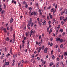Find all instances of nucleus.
Returning <instances> with one entry per match:
<instances>
[{"label": "nucleus", "mask_w": 67, "mask_h": 67, "mask_svg": "<svg viewBox=\"0 0 67 67\" xmlns=\"http://www.w3.org/2000/svg\"><path fill=\"white\" fill-rule=\"evenodd\" d=\"M47 31L48 32H49V27H48L47 28Z\"/></svg>", "instance_id": "nucleus-36"}, {"label": "nucleus", "mask_w": 67, "mask_h": 67, "mask_svg": "<svg viewBox=\"0 0 67 67\" xmlns=\"http://www.w3.org/2000/svg\"><path fill=\"white\" fill-rule=\"evenodd\" d=\"M3 30H4V32L5 33H7V30H6V28H4L3 29Z\"/></svg>", "instance_id": "nucleus-14"}, {"label": "nucleus", "mask_w": 67, "mask_h": 67, "mask_svg": "<svg viewBox=\"0 0 67 67\" xmlns=\"http://www.w3.org/2000/svg\"><path fill=\"white\" fill-rule=\"evenodd\" d=\"M36 44H37V45L38 44V43L37 42V41H36Z\"/></svg>", "instance_id": "nucleus-45"}, {"label": "nucleus", "mask_w": 67, "mask_h": 67, "mask_svg": "<svg viewBox=\"0 0 67 67\" xmlns=\"http://www.w3.org/2000/svg\"><path fill=\"white\" fill-rule=\"evenodd\" d=\"M38 12H41V9H39Z\"/></svg>", "instance_id": "nucleus-62"}, {"label": "nucleus", "mask_w": 67, "mask_h": 67, "mask_svg": "<svg viewBox=\"0 0 67 67\" xmlns=\"http://www.w3.org/2000/svg\"><path fill=\"white\" fill-rule=\"evenodd\" d=\"M63 19V17H60V20H62Z\"/></svg>", "instance_id": "nucleus-38"}, {"label": "nucleus", "mask_w": 67, "mask_h": 67, "mask_svg": "<svg viewBox=\"0 0 67 67\" xmlns=\"http://www.w3.org/2000/svg\"><path fill=\"white\" fill-rule=\"evenodd\" d=\"M60 32H61V33H62V32H63V29H60Z\"/></svg>", "instance_id": "nucleus-17"}, {"label": "nucleus", "mask_w": 67, "mask_h": 67, "mask_svg": "<svg viewBox=\"0 0 67 67\" xmlns=\"http://www.w3.org/2000/svg\"><path fill=\"white\" fill-rule=\"evenodd\" d=\"M50 31L51 32H52V29H51Z\"/></svg>", "instance_id": "nucleus-58"}, {"label": "nucleus", "mask_w": 67, "mask_h": 67, "mask_svg": "<svg viewBox=\"0 0 67 67\" xmlns=\"http://www.w3.org/2000/svg\"><path fill=\"white\" fill-rule=\"evenodd\" d=\"M60 47L61 48H63V44H62L60 46Z\"/></svg>", "instance_id": "nucleus-29"}, {"label": "nucleus", "mask_w": 67, "mask_h": 67, "mask_svg": "<svg viewBox=\"0 0 67 67\" xmlns=\"http://www.w3.org/2000/svg\"><path fill=\"white\" fill-rule=\"evenodd\" d=\"M28 62H29L28 61H25L24 63H28Z\"/></svg>", "instance_id": "nucleus-39"}, {"label": "nucleus", "mask_w": 67, "mask_h": 67, "mask_svg": "<svg viewBox=\"0 0 67 67\" xmlns=\"http://www.w3.org/2000/svg\"><path fill=\"white\" fill-rule=\"evenodd\" d=\"M50 46H53V43H52L50 44Z\"/></svg>", "instance_id": "nucleus-46"}, {"label": "nucleus", "mask_w": 67, "mask_h": 67, "mask_svg": "<svg viewBox=\"0 0 67 67\" xmlns=\"http://www.w3.org/2000/svg\"><path fill=\"white\" fill-rule=\"evenodd\" d=\"M24 40H26V37H25V36L24 37Z\"/></svg>", "instance_id": "nucleus-57"}, {"label": "nucleus", "mask_w": 67, "mask_h": 67, "mask_svg": "<svg viewBox=\"0 0 67 67\" xmlns=\"http://www.w3.org/2000/svg\"><path fill=\"white\" fill-rule=\"evenodd\" d=\"M7 30H10V28L9 27H7Z\"/></svg>", "instance_id": "nucleus-41"}, {"label": "nucleus", "mask_w": 67, "mask_h": 67, "mask_svg": "<svg viewBox=\"0 0 67 67\" xmlns=\"http://www.w3.org/2000/svg\"><path fill=\"white\" fill-rule=\"evenodd\" d=\"M48 50V48H45L44 50V53H47V51Z\"/></svg>", "instance_id": "nucleus-1"}, {"label": "nucleus", "mask_w": 67, "mask_h": 67, "mask_svg": "<svg viewBox=\"0 0 67 67\" xmlns=\"http://www.w3.org/2000/svg\"><path fill=\"white\" fill-rule=\"evenodd\" d=\"M47 19L48 20H49V16H47Z\"/></svg>", "instance_id": "nucleus-31"}, {"label": "nucleus", "mask_w": 67, "mask_h": 67, "mask_svg": "<svg viewBox=\"0 0 67 67\" xmlns=\"http://www.w3.org/2000/svg\"><path fill=\"white\" fill-rule=\"evenodd\" d=\"M37 60H39L40 59V57H38L37 58Z\"/></svg>", "instance_id": "nucleus-21"}, {"label": "nucleus", "mask_w": 67, "mask_h": 67, "mask_svg": "<svg viewBox=\"0 0 67 67\" xmlns=\"http://www.w3.org/2000/svg\"><path fill=\"white\" fill-rule=\"evenodd\" d=\"M60 38H56V41L57 42H58V41H60Z\"/></svg>", "instance_id": "nucleus-8"}, {"label": "nucleus", "mask_w": 67, "mask_h": 67, "mask_svg": "<svg viewBox=\"0 0 67 67\" xmlns=\"http://www.w3.org/2000/svg\"><path fill=\"white\" fill-rule=\"evenodd\" d=\"M25 35L26 36V37L28 36H29V34L27 33V32H26L25 33Z\"/></svg>", "instance_id": "nucleus-12"}, {"label": "nucleus", "mask_w": 67, "mask_h": 67, "mask_svg": "<svg viewBox=\"0 0 67 67\" xmlns=\"http://www.w3.org/2000/svg\"><path fill=\"white\" fill-rule=\"evenodd\" d=\"M62 66H63V67H65V64H63V65Z\"/></svg>", "instance_id": "nucleus-63"}, {"label": "nucleus", "mask_w": 67, "mask_h": 67, "mask_svg": "<svg viewBox=\"0 0 67 67\" xmlns=\"http://www.w3.org/2000/svg\"><path fill=\"white\" fill-rule=\"evenodd\" d=\"M39 39H41V35H40L39 36Z\"/></svg>", "instance_id": "nucleus-54"}, {"label": "nucleus", "mask_w": 67, "mask_h": 67, "mask_svg": "<svg viewBox=\"0 0 67 67\" xmlns=\"http://www.w3.org/2000/svg\"><path fill=\"white\" fill-rule=\"evenodd\" d=\"M12 22H13V19L12 18H11V19H10V23H11Z\"/></svg>", "instance_id": "nucleus-6"}, {"label": "nucleus", "mask_w": 67, "mask_h": 67, "mask_svg": "<svg viewBox=\"0 0 67 67\" xmlns=\"http://www.w3.org/2000/svg\"><path fill=\"white\" fill-rule=\"evenodd\" d=\"M63 59V55H62L61 56V59Z\"/></svg>", "instance_id": "nucleus-35"}, {"label": "nucleus", "mask_w": 67, "mask_h": 67, "mask_svg": "<svg viewBox=\"0 0 67 67\" xmlns=\"http://www.w3.org/2000/svg\"><path fill=\"white\" fill-rule=\"evenodd\" d=\"M9 62H5V65H9Z\"/></svg>", "instance_id": "nucleus-9"}, {"label": "nucleus", "mask_w": 67, "mask_h": 67, "mask_svg": "<svg viewBox=\"0 0 67 67\" xmlns=\"http://www.w3.org/2000/svg\"><path fill=\"white\" fill-rule=\"evenodd\" d=\"M58 47V45H57L55 46V48H57Z\"/></svg>", "instance_id": "nucleus-64"}, {"label": "nucleus", "mask_w": 67, "mask_h": 67, "mask_svg": "<svg viewBox=\"0 0 67 67\" xmlns=\"http://www.w3.org/2000/svg\"><path fill=\"white\" fill-rule=\"evenodd\" d=\"M61 23H62V25H63V24H64V22L63 21H62Z\"/></svg>", "instance_id": "nucleus-50"}, {"label": "nucleus", "mask_w": 67, "mask_h": 67, "mask_svg": "<svg viewBox=\"0 0 67 67\" xmlns=\"http://www.w3.org/2000/svg\"><path fill=\"white\" fill-rule=\"evenodd\" d=\"M41 62L42 63H43L44 62V61H43V59H41Z\"/></svg>", "instance_id": "nucleus-34"}, {"label": "nucleus", "mask_w": 67, "mask_h": 67, "mask_svg": "<svg viewBox=\"0 0 67 67\" xmlns=\"http://www.w3.org/2000/svg\"><path fill=\"white\" fill-rule=\"evenodd\" d=\"M60 42H61V43L63 42V40L62 39H60Z\"/></svg>", "instance_id": "nucleus-26"}, {"label": "nucleus", "mask_w": 67, "mask_h": 67, "mask_svg": "<svg viewBox=\"0 0 67 67\" xmlns=\"http://www.w3.org/2000/svg\"><path fill=\"white\" fill-rule=\"evenodd\" d=\"M65 10H66V9H64V10L63 12V13H65Z\"/></svg>", "instance_id": "nucleus-55"}, {"label": "nucleus", "mask_w": 67, "mask_h": 67, "mask_svg": "<svg viewBox=\"0 0 67 67\" xmlns=\"http://www.w3.org/2000/svg\"><path fill=\"white\" fill-rule=\"evenodd\" d=\"M42 49V47H40L39 48V50H40V51H41Z\"/></svg>", "instance_id": "nucleus-33"}, {"label": "nucleus", "mask_w": 67, "mask_h": 67, "mask_svg": "<svg viewBox=\"0 0 67 67\" xmlns=\"http://www.w3.org/2000/svg\"><path fill=\"white\" fill-rule=\"evenodd\" d=\"M63 20H64V21L65 22H66V21L67 20V19H63Z\"/></svg>", "instance_id": "nucleus-28"}, {"label": "nucleus", "mask_w": 67, "mask_h": 67, "mask_svg": "<svg viewBox=\"0 0 67 67\" xmlns=\"http://www.w3.org/2000/svg\"><path fill=\"white\" fill-rule=\"evenodd\" d=\"M50 16L51 19H52V18H53V16L51 15L50 16Z\"/></svg>", "instance_id": "nucleus-30"}, {"label": "nucleus", "mask_w": 67, "mask_h": 67, "mask_svg": "<svg viewBox=\"0 0 67 67\" xmlns=\"http://www.w3.org/2000/svg\"><path fill=\"white\" fill-rule=\"evenodd\" d=\"M31 15H36V13L35 12H32L31 13Z\"/></svg>", "instance_id": "nucleus-4"}, {"label": "nucleus", "mask_w": 67, "mask_h": 67, "mask_svg": "<svg viewBox=\"0 0 67 67\" xmlns=\"http://www.w3.org/2000/svg\"><path fill=\"white\" fill-rule=\"evenodd\" d=\"M37 26V25H36V24H35L34 25V27H35V28Z\"/></svg>", "instance_id": "nucleus-27"}, {"label": "nucleus", "mask_w": 67, "mask_h": 67, "mask_svg": "<svg viewBox=\"0 0 67 67\" xmlns=\"http://www.w3.org/2000/svg\"><path fill=\"white\" fill-rule=\"evenodd\" d=\"M3 58V56H1V59H2Z\"/></svg>", "instance_id": "nucleus-52"}, {"label": "nucleus", "mask_w": 67, "mask_h": 67, "mask_svg": "<svg viewBox=\"0 0 67 67\" xmlns=\"http://www.w3.org/2000/svg\"><path fill=\"white\" fill-rule=\"evenodd\" d=\"M42 40H41V42H39L38 45L39 46H40V45H41V44H42Z\"/></svg>", "instance_id": "nucleus-11"}, {"label": "nucleus", "mask_w": 67, "mask_h": 67, "mask_svg": "<svg viewBox=\"0 0 67 67\" xmlns=\"http://www.w3.org/2000/svg\"><path fill=\"white\" fill-rule=\"evenodd\" d=\"M9 37H7L5 39V40L7 41H9Z\"/></svg>", "instance_id": "nucleus-10"}, {"label": "nucleus", "mask_w": 67, "mask_h": 67, "mask_svg": "<svg viewBox=\"0 0 67 67\" xmlns=\"http://www.w3.org/2000/svg\"><path fill=\"white\" fill-rule=\"evenodd\" d=\"M51 11L52 12H53V13H55L56 12V9L54 8H52L51 9Z\"/></svg>", "instance_id": "nucleus-2"}, {"label": "nucleus", "mask_w": 67, "mask_h": 67, "mask_svg": "<svg viewBox=\"0 0 67 67\" xmlns=\"http://www.w3.org/2000/svg\"><path fill=\"white\" fill-rule=\"evenodd\" d=\"M4 9H5V8H6V6L5 5V4H4Z\"/></svg>", "instance_id": "nucleus-20"}, {"label": "nucleus", "mask_w": 67, "mask_h": 67, "mask_svg": "<svg viewBox=\"0 0 67 67\" xmlns=\"http://www.w3.org/2000/svg\"><path fill=\"white\" fill-rule=\"evenodd\" d=\"M57 59L58 61H59V58H57Z\"/></svg>", "instance_id": "nucleus-47"}, {"label": "nucleus", "mask_w": 67, "mask_h": 67, "mask_svg": "<svg viewBox=\"0 0 67 67\" xmlns=\"http://www.w3.org/2000/svg\"><path fill=\"white\" fill-rule=\"evenodd\" d=\"M50 40L51 41H53V38L52 37H51V38Z\"/></svg>", "instance_id": "nucleus-32"}, {"label": "nucleus", "mask_w": 67, "mask_h": 67, "mask_svg": "<svg viewBox=\"0 0 67 67\" xmlns=\"http://www.w3.org/2000/svg\"><path fill=\"white\" fill-rule=\"evenodd\" d=\"M20 63H18V67H20Z\"/></svg>", "instance_id": "nucleus-49"}, {"label": "nucleus", "mask_w": 67, "mask_h": 67, "mask_svg": "<svg viewBox=\"0 0 67 67\" xmlns=\"http://www.w3.org/2000/svg\"><path fill=\"white\" fill-rule=\"evenodd\" d=\"M64 55L65 56H67V52H65L64 53Z\"/></svg>", "instance_id": "nucleus-18"}, {"label": "nucleus", "mask_w": 67, "mask_h": 67, "mask_svg": "<svg viewBox=\"0 0 67 67\" xmlns=\"http://www.w3.org/2000/svg\"><path fill=\"white\" fill-rule=\"evenodd\" d=\"M44 45H43V46H42V49H44Z\"/></svg>", "instance_id": "nucleus-44"}, {"label": "nucleus", "mask_w": 67, "mask_h": 67, "mask_svg": "<svg viewBox=\"0 0 67 67\" xmlns=\"http://www.w3.org/2000/svg\"><path fill=\"white\" fill-rule=\"evenodd\" d=\"M58 29H57V31H56V32H58Z\"/></svg>", "instance_id": "nucleus-61"}, {"label": "nucleus", "mask_w": 67, "mask_h": 67, "mask_svg": "<svg viewBox=\"0 0 67 67\" xmlns=\"http://www.w3.org/2000/svg\"><path fill=\"white\" fill-rule=\"evenodd\" d=\"M22 47L23 48L24 47V44H25V41L24 40H23L22 41Z\"/></svg>", "instance_id": "nucleus-3"}, {"label": "nucleus", "mask_w": 67, "mask_h": 67, "mask_svg": "<svg viewBox=\"0 0 67 67\" xmlns=\"http://www.w3.org/2000/svg\"><path fill=\"white\" fill-rule=\"evenodd\" d=\"M10 31H12L13 30V27H12V26H10Z\"/></svg>", "instance_id": "nucleus-7"}, {"label": "nucleus", "mask_w": 67, "mask_h": 67, "mask_svg": "<svg viewBox=\"0 0 67 67\" xmlns=\"http://www.w3.org/2000/svg\"><path fill=\"white\" fill-rule=\"evenodd\" d=\"M3 12H4V11H3V10L1 12V13H2V14H3Z\"/></svg>", "instance_id": "nucleus-60"}, {"label": "nucleus", "mask_w": 67, "mask_h": 67, "mask_svg": "<svg viewBox=\"0 0 67 67\" xmlns=\"http://www.w3.org/2000/svg\"><path fill=\"white\" fill-rule=\"evenodd\" d=\"M57 4H56L55 6V8L56 9H57Z\"/></svg>", "instance_id": "nucleus-48"}, {"label": "nucleus", "mask_w": 67, "mask_h": 67, "mask_svg": "<svg viewBox=\"0 0 67 67\" xmlns=\"http://www.w3.org/2000/svg\"><path fill=\"white\" fill-rule=\"evenodd\" d=\"M12 48H10V53H12Z\"/></svg>", "instance_id": "nucleus-59"}, {"label": "nucleus", "mask_w": 67, "mask_h": 67, "mask_svg": "<svg viewBox=\"0 0 67 67\" xmlns=\"http://www.w3.org/2000/svg\"><path fill=\"white\" fill-rule=\"evenodd\" d=\"M53 63L52 62L49 65L50 66H53Z\"/></svg>", "instance_id": "nucleus-24"}, {"label": "nucleus", "mask_w": 67, "mask_h": 67, "mask_svg": "<svg viewBox=\"0 0 67 67\" xmlns=\"http://www.w3.org/2000/svg\"><path fill=\"white\" fill-rule=\"evenodd\" d=\"M32 57H31V58H34L35 56L34 54H32Z\"/></svg>", "instance_id": "nucleus-16"}, {"label": "nucleus", "mask_w": 67, "mask_h": 67, "mask_svg": "<svg viewBox=\"0 0 67 67\" xmlns=\"http://www.w3.org/2000/svg\"><path fill=\"white\" fill-rule=\"evenodd\" d=\"M48 57V55H47V56L46 57V58L47 59Z\"/></svg>", "instance_id": "nucleus-53"}, {"label": "nucleus", "mask_w": 67, "mask_h": 67, "mask_svg": "<svg viewBox=\"0 0 67 67\" xmlns=\"http://www.w3.org/2000/svg\"><path fill=\"white\" fill-rule=\"evenodd\" d=\"M26 6H25V8H27L28 7V5H27V4H25Z\"/></svg>", "instance_id": "nucleus-23"}, {"label": "nucleus", "mask_w": 67, "mask_h": 67, "mask_svg": "<svg viewBox=\"0 0 67 67\" xmlns=\"http://www.w3.org/2000/svg\"><path fill=\"white\" fill-rule=\"evenodd\" d=\"M33 23H32L31 25V27H33Z\"/></svg>", "instance_id": "nucleus-25"}, {"label": "nucleus", "mask_w": 67, "mask_h": 67, "mask_svg": "<svg viewBox=\"0 0 67 67\" xmlns=\"http://www.w3.org/2000/svg\"><path fill=\"white\" fill-rule=\"evenodd\" d=\"M13 37L14 39H15V34H14L13 35Z\"/></svg>", "instance_id": "nucleus-19"}, {"label": "nucleus", "mask_w": 67, "mask_h": 67, "mask_svg": "<svg viewBox=\"0 0 67 67\" xmlns=\"http://www.w3.org/2000/svg\"><path fill=\"white\" fill-rule=\"evenodd\" d=\"M36 6H37V7H38V4L37 3H36Z\"/></svg>", "instance_id": "nucleus-51"}, {"label": "nucleus", "mask_w": 67, "mask_h": 67, "mask_svg": "<svg viewBox=\"0 0 67 67\" xmlns=\"http://www.w3.org/2000/svg\"><path fill=\"white\" fill-rule=\"evenodd\" d=\"M29 43H30V42H29V41H28L27 42V45L29 44Z\"/></svg>", "instance_id": "nucleus-37"}, {"label": "nucleus", "mask_w": 67, "mask_h": 67, "mask_svg": "<svg viewBox=\"0 0 67 67\" xmlns=\"http://www.w3.org/2000/svg\"><path fill=\"white\" fill-rule=\"evenodd\" d=\"M52 59L54 60L55 59V56H54L53 55H52Z\"/></svg>", "instance_id": "nucleus-15"}, {"label": "nucleus", "mask_w": 67, "mask_h": 67, "mask_svg": "<svg viewBox=\"0 0 67 67\" xmlns=\"http://www.w3.org/2000/svg\"><path fill=\"white\" fill-rule=\"evenodd\" d=\"M32 18H31L30 19V21L31 22H32Z\"/></svg>", "instance_id": "nucleus-43"}, {"label": "nucleus", "mask_w": 67, "mask_h": 67, "mask_svg": "<svg viewBox=\"0 0 67 67\" xmlns=\"http://www.w3.org/2000/svg\"><path fill=\"white\" fill-rule=\"evenodd\" d=\"M30 25H31V24H30V23H29L27 25V27H29V26H30Z\"/></svg>", "instance_id": "nucleus-22"}, {"label": "nucleus", "mask_w": 67, "mask_h": 67, "mask_svg": "<svg viewBox=\"0 0 67 67\" xmlns=\"http://www.w3.org/2000/svg\"><path fill=\"white\" fill-rule=\"evenodd\" d=\"M53 22H55V23H57V21H56V20H55L54 19H53Z\"/></svg>", "instance_id": "nucleus-13"}, {"label": "nucleus", "mask_w": 67, "mask_h": 67, "mask_svg": "<svg viewBox=\"0 0 67 67\" xmlns=\"http://www.w3.org/2000/svg\"><path fill=\"white\" fill-rule=\"evenodd\" d=\"M46 21L45 20H44V22H43L42 23V25H43L44 23V25H45V24H46Z\"/></svg>", "instance_id": "nucleus-5"}, {"label": "nucleus", "mask_w": 67, "mask_h": 67, "mask_svg": "<svg viewBox=\"0 0 67 67\" xmlns=\"http://www.w3.org/2000/svg\"><path fill=\"white\" fill-rule=\"evenodd\" d=\"M32 7H30L29 8V9L30 10V11H31V10H32Z\"/></svg>", "instance_id": "nucleus-40"}, {"label": "nucleus", "mask_w": 67, "mask_h": 67, "mask_svg": "<svg viewBox=\"0 0 67 67\" xmlns=\"http://www.w3.org/2000/svg\"><path fill=\"white\" fill-rule=\"evenodd\" d=\"M51 21H49V22H48V23H49V25H51Z\"/></svg>", "instance_id": "nucleus-42"}, {"label": "nucleus", "mask_w": 67, "mask_h": 67, "mask_svg": "<svg viewBox=\"0 0 67 67\" xmlns=\"http://www.w3.org/2000/svg\"><path fill=\"white\" fill-rule=\"evenodd\" d=\"M38 24L39 25H40V26H41V23H38Z\"/></svg>", "instance_id": "nucleus-56"}]
</instances>
